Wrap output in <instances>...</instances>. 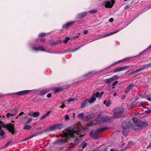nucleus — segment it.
Returning <instances> with one entry per match:
<instances>
[{
	"label": "nucleus",
	"mask_w": 151,
	"mask_h": 151,
	"mask_svg": "<svg viewBox=\"0 0 151 151\" xmlns=\"http://www.w3.org/2000/svg\"><path fill=\"white\" fill-rule=\"evenodd\" d=\"M79 132L78 131L74 130L73 128H69L68 129L67 133H65L64 136L66 137V141L68 140V139L69 136L71 137H76L77 135L79 134Z\"/></svg>",
	"instance_id": "1"
},
{
	"label": "nucleus",
	"mask_w": 151,
	"mask_h": 151,
	"mask_svg": "<svg viewBox=\"0 0 151 151\" xmlns=\"http://www.w3.org/2000/svg\"><path fill=\"white\" fill-rule=\"evenodd\" d=\"M120 30H119L116 31H115L113 32H111L110 33H107L106 34H102V35H100L98 36H97V37H94L93 39H92V41L96 40H98L99 39H100L101 38H102L104 37H107L108 36H109L110 35H112L114 34H115L119 31Z\"/></svg>",
	"instance_id": "2"
},
{
	"label": "nucleus",
	"mask_w": 151,
	"mask_h": 151,
	"mask_svg": "<svg viewBox=\"0 0 151 151\" xmlns=\"http://www.w3.org/2000/svg\"><path fill=\"white\" fill-rule=\"evenodd\" d=\"M124 109L122 108L118 107L114 108L113 112L114 114L113 118H117L119 117V115L121 114L123 112Z\"/></svg>",
	"instance_id": "3"
},
{
	"label": "nucleus",
	"mask_w": 151,
	"mask_h": 151,
	"mask_svg": "<svg viewBox=\"0 0 151 151\" xmlns=\"http://www.w3.org/2000/svg\"><path fill=\"white\" fill-rule=\"evenodd\" d=\"M107 129V128H104L99 129L95 131L93 130L90 132L89 134L94 139H98L99 137L96 135V134L99 133L101 131H102Z\"/></svg>",
	"instance_id": "4"
},
{
	"label": "nucleus",
	"mask_w": 151,
	"mask_h": 151,
	"mask_svg": "<svg viewBox=\"0 0 151 151\" xmlns=\"http://www.w3.org/2000/svg\"><path fill=\"white\" fill-rule=\"evenodd\" d=\"M119 78V76L117 75H115L112 77L106 79L104 80V81L106 83H109L112 81L117 80Z\"/></svg>",
	"instance_id": "5"
},
{
	"label": "nucleus",
	"mask_w": 151,
	"mask_h": 151,
	"mask_svg": "<svg viewBox=\"0 0 151 151\" xmlns=\"http://www.w3.org/2000/svg\"><path fill=\"white\" fill-rule=\"evenodd\" d=\"M3 127L6 128L12 134L14 132V128L13 125H6L4 123H2L1 124Z\"/></svg>",
	"instance_id": "6"
},
{
	"label": "nucleus",
	"mask_w": 151,
	"mask_h": 151,
	"mask_svg": "<svg viewBox=\"0 0 151 151\" xmlns=\"http://www.w3.org/2000/svg\"><path fill=\"white\" fill-rule=\"evenodd\" d=\"M150 66H151V63H149V64H148L147 65H145L142 67L139 68H138L137 70L132 72V74H134L135 73H137L141 71L142 70H143L144 69L148 67H150Z\"/></svg>",
	"instance_id": "7"
},
{
	"label": "nucleus",
	"mask_w": 151,
	"mask_h": 151,
	"mask_svg": "<svg viewBox=\"0 0 151 151\" xmlns=\"http://www.w3.org/2000/svg\"><path fill=\"white\" fill-rule=\"evenodd\" d=\"M99 93L98 92H96L95 93H94L92 97L89 99L87 100L88 102L90 104L93 103L96 100L95 97H97L99 96Z\"/></svg>",
	"instance_id": "8"
},
{
	"label": "nucleus",
	"mask_w": 151,
	"mask_h": 151,
	"mask_svg": "<svg viewBox=\"0 0 151 151\" xmlns=\"http://www.w3.org/2000/svg\"><path fill=\"white\" fill-rule=\"evenodd\" d=\"M129 68V66H125L122 67H118L114 69L113 70V71L114 73H116L127 69Z\"/></svg>",
	"instance_id": "9"
},
{
	"label": "nucleus",
	"mask_w": 151,
	"mask_h": 151,
	"mask_svg": "<svg viewBox=\"0 0 151 151\" xmlns=\"http://www.w3.org/2000/svg\"><path fill=\"white\" fill-rule=\"evenodd\" d=\"M114 3L115 2L114 0H112L111 1H107L105 2V6L106 8H111Z\"/></svg>",
	"instance_id": "10"
},
{
	"label": "nucleus",
	"mask_w": 151,
	"mask_h": 151,
	"mask_svg": "<svg viewBox=\"0 0 151 151\" xmlns=\"http://www.w3.org/2000/svg\"><path fill=\"white\" fill-rule=\"evenodd\" d=\"M62 127V125L61 124H55L50 126L49 129L51 130H53L55 129H60Z\"/></svg>",
	"instance_id": "11"
},
{
	"label": "nucleus",
	"mask_w": 151,
	"mask_h": 151,
	"mask_svg": "<svg viewBox=\"0 0 151 151\" xmlns=\"http://www.w3.org/2000/svg\"><path fill=\"white\" fill-rule=\"evenodd\" d=\"M32 91L31 90H27L23 91H19L16 93H14L15 94H16L17 95H19V96L24 95L25 94H27L29 92H31Z\"/></svg>",
	"instance_id": "12"
},
{
	"label": "nucleus",
	"mask_w": 151,
	"mask_h": 151,
	"mask_svg": "<svg viewBox=\"0 0 151 151\" xmlns=\"http://www.w3.org/2000/svg\"><path fill=\"white\" fill-rule=\"evenodd\" d=\"M75 23L74 21L72 22H67L65 24H64L63 26V28H66L70 27L73 25Z\"/></svg>",
	"instance_id": "13"
},
{
	"label": "nucleus",
	"mask_w": 151,
	"mask_h": 151,
	"mask_svg": "<svg viewBox=\"0 0 151 151\" xmlns=\"http://www.w3.org/2000/svg\"><path fill=\"white\" fill-rule=\"evenodd\" d=\"M135 86L133 84H130L126 88L125 92L126 93H127L131 89H132Z\"/></svg>",
	"instance_id": "14"
},
{
	"label": "nucleus",
	"mask_w": 151,
	"mask_h": 151,
	"mask_svg": "<svg viewBox=\"0 0 151 151\" xmlns=\"http://www.w3.org/2000/svg\"><path fill=\"white\" fill-rule=\"evenodd\" d=\"M87 14V12H83L78 14L77 15L78 18H81L84 17Z\"/></svg>",
	"instance_id": "15"
},
{
	"label": "nucleus",
	"mask_w": 151,
	"mask_h": 151,
	"mask_svg": "<svg viewBox=\"0 0 151 151\" xmlns=\"http://www.w3.org/2000/svg\"><path fill=\"white\" fill-rule=\"evenodd\" d=\"M108 120V119L107 116H104L101 118H98V121H100L102 122H106Z\"/></svg>",
	"instance_id": "16"
},
{
	"label": "nucleus",
	"mask_w": 151,
	"mask_h": 151,
	"mask_svg": "<svg viewBox=\"0 0 151 151\" xmlns=\"http://www.w3.org/2000/svg\"><path fill=\"white\" fill-rule=\"evenodd\" d=\"M32 49L33 50L35 51H37L38 50H44V49L43 48L41 47H33L32 48Z\"/></svg>",
	"instance_id": "17"
},
{
	"label": "nucleus",
	"mask_w": 151,
	"mask_h": 151,
	"mask_svg": "<svg viewBox=\"0 0 151 151\" xmlns=\"http://www.w3.org/2000/svg\"><path fill=\"white\" fill-rule=\"evenodd\" d=\"M88 101L87 100H84L81 103V108H84V106H85V105H86Z\"/></svg>",
	"instance_id": "18"
},
{
	"label": "nucleus",
	"mask_w": 151,
	"mask_h": 151,
	"mask_svg": "<svg viewBox=\"0 0 151 151\" xmlns=\"http://www.w3.org/2000/svg\"><path fill=\"white\" fill-rule=\"evenodd\" d=\"M50 112L48 111L47 113L42 116L40 118V119H45L46 117L49 114H50Z\"/></svg>",
	"instance_id": "19"
},
{
	"label": "nucleus",
	"mask_w": 151,
	"mask_h": 151,
	"mask_svg": "<svg viewBox=\"0 0 151 151\" xmlns=\"http://www.w3.org/2000/svg\"><path fill=\"white\" fill-rule=\"evenodd\" d=\"M104 103L105 104L106 106H109L111 104V101H104Z\"/></svg>",
	"instance_id": "20"
},
{
	"label": "nucleus",
	"mask_w": 151,
	"mask_h": 151,
	"mask_svg": "<svg viewBox=\"0 0 151 151\" xmlns=\"http://www.w3.org/2000/svg\"><path fill=\"white\" fill-rule=\"evenodd\" d=\"M12 144V143L10 141H9L4 145V148H6L8 147L9 146L11 145Z\"/></svg>",
	"instance_id": "21"
},
{
	"label": "nucleus",
	"mask_w": 151,
	"mask_h": 151,
	"mask_svg": "<svg viewBox=\"0 0 151 151\" xmlns=\"http://www.w3.org/2000/svg\"><path fill=\"white\" fill-rule=\"evenodd\" d=\"M40 115V113L38 112H34L33 115V117H37L38 116Z\"/></svg>",
	"instance_id": "22"
},
{
	"label": "nucleus",
	"mask_w": 151,
	"mask_h": 151,
	"mask_svg": "<svg viewBox=\"0 0 151 151\" xmlns=\"http://www.w3.org/2000/svg\"><path fill=\"white\" fill-rule=\"evenodd\" d=\"M31 127L29 125H25L23 128L24 129H31Z\"/></svg>",
	"instance_id": "23"
},
{
	"label": "nucleus",
	"mask_w": 151,
	"mask_h": 151,
	"mask_svg": "<svg viewBox=\"0 0 151 151\" xmlns=\"http://www.w3.org/2000/svg\"><path fill=\"white\" fill-rule=\"evenodd\" d=\"M62 89L61 88H57L55 89V93H57L58 92L60 91H62Z\"/></svg>",
	"instance_id": "24"
},
{
	"label": "nucleus",
	"mask_w": 151,
	"mask_h": 151,
	"mask_svg": "<svg viewBox=\"0 0 151 151\" xmlns=\"http://www.w3.org/2000/svg\"><path fill=\"white\" fill-rule=\"evenodd\" d=\"M76 100H77L76 99L70 98L68 100V101L69 103H71Z\"/></svg>",
	"instance_id": "25"
},
{
	"label": "nucleus",
	"mask_w": 151,
	"mask_h": 151,
	"mask_svg": "<svg viewBox=\"0 0 151 151\" xmlns=\"http://www.w3.org/2000/svg\"><path fill=\"white\" fill-rule=\"evenodd\" d=\"M15 115V114H10L9 113H8L7 114L6 116L7 118H8L10 116H13Z\"/></svg>",
	"instance_id": "26"
},
{
	"label": "nucleus",
	"mask_w": 151,
	"mask_h": 151,
	"mask_svg": "<svg viewBox=\"0 0 151 151\" xmlns=\"http://www.w3.org/2000/svg\"><path fill=\"white\" fill-rule=\"evenodd\" d=\"M81 145L82 146V148L83 149L86 147L87 144L86 143L83 142L81 144Z\"/></svg>",
	"instance_id": "27"
},
{
	"label": "nucleus",
	"mask_w": 151,
	"mask_h": 151,
	"mask_svg": "<svg viewBox=\"0 0 151 151\" xmlns=\"http://www.w3.org/2000/svg\"><path fill=\"white\" fill-rule=\"evenodd\" d=\"M133 121L134 123H137L139 122V120L136 118H134Z\"/></svg>",
	"instance_id": "28"
},
{
	"label": "nucleus",
	"mask_w": 151,
	"mask_h": 151,
	"mask_svg": "<svg viewBox=\"0 0 151 151\" xmlns=\"http://www.w3.org/2000/svg\"><path fill=\"white\" fill-rule=\"evenodd\" d=\"M70 38L68 37H66L64 41H63V42H67L70 39Z\"/></svg>",
	"instance_id": "29"
},
{
	"label": "nucleus",
	"mask_w": 151,
	"mask_h": 151,
	"mask_svg": "<svg viewBox=\"0 0 151 151\" xmlns=\"http://www.w3.org/2000/svg\"><path fill=\"white\" fill-rule=\"evenodd\" d=\"M89 12L91 13H94L97 12V11L95 9H93L91 10H90Z\"/></svg>",
	"instance_id": "30"
},
{
	"label": "nucleus",
	"mask_w": 151,
	"mask_h": 151,
	"mask_svg": "<svg viewBox=\"0 0 151 151\" xmlns=\"http://www.w3.org/2000/svg\"><path fill=\"white\" fill-rule=\"evenodd\" d=\"M34 112H30L28 114V115L30 116L33 117V115Z\"/></svg>",
	"instance_id": "31"
},
{
	"label": "nucleus",
	"mask_w": 151,
	"mask_h": 151,
	"mask_svg": "<svg viewBox=\"0 0 151 151\" xmlns=\"http://www.w3.org/2000/svg\"><path fill=\"white\" fill-rule=\"evenodd\" d=\"M32 120V118H30L27 121L25 124H27L28 123H29V122H31Z\"/></svg>",
	"instance_id": "32"
},
{
	"label": "nucleus",
	"mask_w": 151,
	"mask_h": 151,
	"mask_svg": "<svg viewBox=\"0 0 151 151\" xmlns=\"http://www.w3.org/2000/svg\"><path fill=\"white\" fill-rule=\"evenodd\" d=\"M34 136V135H31V136H29V137H28L27 138H26L24 139V140H26L29 139L33 137Z\"/></svg>",
	"instance_id": "33"
},
{
	"label": "nucleus",
	"mask_w": 151,
	"mask_h": 151,
	"mask_svg": "<svg viewBox=\"0 0 151 151\" xmlns=\"http://www.w3.org/2000/svg\"><path fill=\"white\" fill-rule=\"evenodd\" d=\"M98 93H99V96H98V97H99V98H100L104 93L103 92H102L100 93L99 92H98Z\"/></svg>",
	"instance_id": "34"
},
{
	"label": "nucleus",
	"mask_w": 151,
	"mask_h": 151,
	"mask_svg": "<svg viewBox=\"0 0 151 151\" xmlns=\"http://www.w3.org/2000/svg\"><path fill=\"white\" fill-rule=\"evenodd\" d=\"M118 83V81H116L114 82L112 84V85L113 86H115L117 83Z\"/></svg>",
	"instance_id": "35"
},
{
	"label": "nucleus",
	"mask_w": 151,
	"mask_h": 151,
	"mask_svg": "<svg viewBox=\"0 0 151 151\" xmlns=\"http://www.w3.org/2000/svg\"><path fill=\"white\" fill-rule=\"evenodd\" d=\"M45 33H42L40 34L39 35V36L40 37H43L45 36Z\"/></svg>",
	"instance_id": "36"
},
{
	"label": "nucleus",
	"mask_w": 151,
	"mask_h": 151,
	"mask_svg": "<svg viewBox=\"0 0 151 151\" xmlns=\"http://www.w3.org/2000/svg\"><path fill=\"white\" fill-rule=\"evenodd\" d=\"M84 115V114L83 113H81L78 114V116L79 117H82Z\"/></svg>",
	"instance_id": "37"
},
{
	"label": "nucleus",
	"mask_w": 151,
	"mask_h": 151,
	"mask_svg": "<svg viewBox=\"0 0 151 151\" xmlns=\"http://www.w3.org/2000/svg\"><path fill=\"white\" fill-rule=\"evenodd\" d=\"M141 105L142 107H144L146 106V104L144 102H142L141 103Z\"/></svg>",
	"instance_id": "38"
},
{
	"label": "nucleus",
	"mask_w": 151,
	"mask_h": 151,
	"mask_svg": "<svg viewBox=\"0 0 151 151\" xmlns=\"http://www.w3.org/2000/svg\"><path fill=\"white\" fill-rule=\"evenodd\" d=\"M88 30H84L83 31V33L84 35H86L88 32Z\"/></svg>",
	"instance_id": "39"
},
{
	"label": "nucleus",
	"mask_w": 151,
	"mask_h": 151,
	"mask_svg": "<svg viewBox=\"0 0 151 151\" xmlns=\"http://www.w3.org/2000/svg\"><path fill=\"white\" fill-rule=\"evenodd\" d=\"M4 134V132L2 130H0V135L2 136Z\"/></svg>",
	"instance_id": "40"
},
{
	"label": "nucleus",
	"mask_w": 151,
	"mask_h": 151,
	"mask_svg": "<svg viewBox=\"0 0 151 151\" xmlns=\"http://www.w3.org/2000/svg\"><path fill=\"white\" fill-rule=\"evenodd\" d=\"M151 112V110H146L145 111V113L147 114H148L150 113Z\"/></svg>",
	"instance_id": "41"
},
{
	"label": "nucleus",
	"mask_w": 151,
	"mask_h": 151,
	"mask_svg": "<svg viewBox=\"0 0 151 151\" xmlns=\"http://www.w3.org/2000/svg\"><path fill=\"white\" fill-rule=\"evenodd\" d=\"M65 119L67 121L69 120V117L68 115H67L65 116Z\"/></svg>",
	"instance_id": "42"
},
{
	"label": "nucleus",
	"mask_w": 151,
	"mask_h": 151,
	"mask_svg": "<svg viewBox=\"0 0 151 151\" xmlns=\"http://www.w3.org/2000/svg\"><path fill=\"white\" fill-rule=\"evenodd\" d=\"M122 134L125 135H127V132L124 131V129H123V130L122 131Z\"/></svg>",
	"instance_id": "43"
},
{
	"label": "nucleus",
	"mask_w": 151,
	"mask_h": 151,
	"mask_svg": "<svg viewBox=\"0 0 151 151\" xmlns=\"http://www.w3.org/2000/svg\"><path fill=\"white\" fill-rule=\"evenodd\" d=\"M65 105L63 103L60 106V107L62 108H63L64 107H65Z\"/></svg>",
	"instance_id": "44"
},
{
	"label": "nucleus",
	"mask_w": 151,
	"mask_h": 151,
	"mask_svg": "<svg viewBox=\"0 0 151 151\" xmlns=\"http://www.w3.org/2000/svg\"><path fill=\"white\" fill-rule=\"evenodd\" d=\"M147 99L149 101H151V96H148L147 97Z\"/></svg>",
	"instance_id": "45"
},
{
	"label": "nucleus",
	"mask_w": 151,
	"mask_h": 151,
	"mask_svg": "<svg viewBox=\"0 0 151 151\" xmlns=\"http://www.w3.org/2000/svg\"><path fill=\"white\" fill-rule=\"evenodd\" d=\"M51 96V94L49 93L47 95V97L48 98H50Z\"/></svg>",
	"instance_id": "46"
},
{
	"label": "nucleus",
	"mask_w": 151,
	"mask_h": 151,
	"mask_svg": "<svg viewBox=\"0 0 151 151\" xmlns=\"http://www.w3.org/2000/svg\"><path fill=\"white\" fill-rule=\"evenodd\" d=\"M109 21L110 22H112L114 21V19L113 18H111L109 19Z\"/></svg>",
	"instance_id": "47"
},
{
	"label": "nucleus",
	"mask_w": 151,
	"mask_h": 151,
	"mask_svg": "<svg viewBox=\"0 0 151 151\" xmlns=\"http://www.w3.org/2000/svg\"><path fill=\"white\" fill-rule=\"evenodd\" d=\"M126 60V59H122L121 60H120V61H119L118 63H120V62H123V61H124L125 60Z\"/></svg>",
	"instance_id": "48"
},
{
	"label": "nucleus",
	"mask_w": 151,
	"mask_h": 151,
	"mask_svg": "<svg viewBox=\"0 0 151 151\" xmlns=\"http://www.w3.org/2000/svg\"><path fill=\"white\" fill-rule=\"evenodd\" d=\"M129 7V5H128L126 6L125 7V9H127Z\"/></svg>",
	"instance_id": "49"
},
{
	"label": "nucleus",
	"mask_w": 151,
	"mask_h": 151,
	"mask_svg": "<svg viewBox=\"0 0 151 151\" xmlns=\"http://www.w3.org/2000/svg\"><path fill=\"white\" fill-rule=\"evenodd\" d=\"M77 145V144H76V143H75L73 145H72V147H74L75 146H76V145Z\"/></svg>",
	"instance_id": "50"
},
{
	"label": "nucleus",
	"mask_w": 151,
	"mask_h": 151,
	"mask_svg": "<svg viewBox=\"0 0 151 151\" xmlns=\"http://www.w3.org/2000/svg\"><path fill=\"white\" fill-rule=\"evenodd\" d=\"M24 114V112H21L19 115V116H21L22 115V114Z\"/></svg>",
	"instance_id": "51"
},
{
	"label": "nucleus",
	"mask_w": 151,
	"mask_h": 151,
	"mask_svg": "<svg viewBox=\"0 0 151 151\" xmlns=\"http://www.w3.org/2000/svg\"><path fill=\"white\" fill-rule=\"evenodd\" d=\"M45 40L44 39H42L41 40L42 42H43L45 41Z\"/></svg>",
	"instance_id": "52"
},
{
	"label": "nucleus",
	"mask_w": 151,
	"mask_h": 151,
	"mask_svg": "<svg viewBox=\"0 0 151 151\" xmlns=\"http://www.w3.org/2000/svg\"><path fill=\"white\" fill-rule=\"evenodd\" d=\"M86 117L87 118H90V117H89V116H86Z\"/></svg>",
	"instance_id": "53"
},
{
	"label": "nucleus",
	"mask_w": 151,
	"mask_h": 151,
	"mask_svg": "<svg viewBox=\"0 0 151 151\" xmlns=\"http://www.w3.org/2000/svg\"><path fill=\"white\" fill-rule=\"evenodd\" d=\"M148 48H151V45L150 46L148 47Z\"/></svg>",
	"instance_id": "54"
},
{
	"label": "nucleus",
	"mask_w": 151,
	"mask_h": 151,
	"mask_svg": "<svg viewBox=\"0 0 151 151\" xmlns=\"http://www.w3.org/2000/svg\"><path fill=\"white\" fill-rule=\"evenodd\" d=\"M79 48H77V49H75L74 50V51H75V50H76L77 49H78Z\"/></svg>",
	"instance_id": "55"
},
{
	"label": "nucleus",
	"mask_w": 151,
	"mask_h": 151,
	"mask_svg": "<svg viewBox=\"0 0 151 151\" xmlns=\"http://www.w3.org/2000/svg\"><path fill=\"white\" fill-rule=\"evenodd\" d=\"M45 93H43V94H41V95H44L45 94Z\"/></svg>",
	"instance_id": "56"
},
{
	"label": "nucleus",
	"mask_w": 151,
	"mask_h": 151,
	"mask_svg": "<svg viewBox=\"0 0 151 151\" xmlns=\"http://www.w3.org/2000/svg\"><path fill=\"white\" fill-rule=\"evenodd\" d=\"M116 93H115L114 94V96H116Z\"/></svg>",
	"instance_id": "57"
},
{
	"label": "nucleus",
	"mask_w": 151,
	"mask_h": 151,
	"mask_svg": "<svg viewBox=\"0 0 151 151\" xmlns=\"http://www.w3.org/2000/svg\"><path fill=\"white\" fill-rule=\"evenodd\" d=\"M110 151H114V150H113L112 149H111Z\"/></svg>",
	"instance_id": "58"
},
{
	"label": "nucleus",
	"mask_w": 151,
	"mask_h": 151,
	"mask_svg": "<svg viewBox=\"0 0 151 151\" xmlns=\"http://www.w3.org/2000/svg\"><path fill=\"white\" fill-rule=\"evenodd\" d=\"M78 151H83V150H79Z\"/></svg>",
	"instance_id": "59"
},
{
	"label": "nucleus",
	"mask_w": 151,
	"mask_h": 151,
	"mask_svg": "<svg viewBox=\"0 0 151 151\" xmlns=\"http://www.w3.org/2000/svg\"><path fill=\"white\" fill-rule=\"evenodd\" d=\"M5 117L4 116H2L3 118H4Z\"/></svg>",
	"instance_id": "60"
},
{
	"label": "nucleus",
	"mask_w": 151,
	"mask_h": 151,
	"mask_svg": "<svg viewBox=\"0 0 151 151\" xmlns=\"http://www.w3.org/2000/svg\"><path fill=\"white\" fill-rule=\"evenodd\" d=\"M93 124V123H92V122H91V124Z\"/></svg>",
	"instance_id": "61"
},
{
	"label": "nucleus",
	"mask_w": 151,
	"mask_h": 151,
	"mask_svg": "<svg viewBox=\"0 0 151 151\" xmlns=\"http://www.w3.org/2000/svg\"><path fill=\"white\" fill-rule=\"evenodd\" d=\"M18 116H17L16 117V118H17V119L18 118Z\"/></svg>",
	"instance_id": "62"
},
{
	"label": "nucleus",
	"mask_w": 151,
	"mask_h": 151,
	"mask_svg": "<svg viewBox=\"0 0 151 151\" xmlns=\"http://www.w3.org/2000/svg\"><path fill=\"white\" fill-rule=\"evenodd\" d=\"M65 142V141H64V142Z\"/></svg>",
	"instance_id": "63"
},
{
	"label": "nucleus",
	"mask_w": 151,
	"mask_h": 151,
	"mask_svg": "<svg viewBox=\"0 0 151 151\" xmlns=\"http://www.w3.org/2000/svg\"><path fill=\"white\" fill-rule=\"evenodd\" d=\"M105 150H106V151H107V149H105Z\"/></svg>",
	"instance_id": "64"
}]
</instances>
